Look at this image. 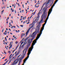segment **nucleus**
I'll return each instance as SVG.
<instances>
[{"label": "nucleus", "mask_w": 65, "mask_h": 65, "mask_svg": "<svg viewBox=\"0 0 65 65\" xmlns=\"http://www.w3.org/2000/svg\"><path fill=\"white\" fill-rule=\"evenodd\" d=\"M37 33L36 32V31H35L33 32L32 34L31 35V36L30 37H32V38L31 39H29L28 40V42L27 43V47H26V49L25 51V50H26V48L23 51V56H22L21 57H25V55H26V52L27 51V49L30 46V44H31V43L32 42V40H33L34 39H35V38H36V34H37ZM24 52H25L24 54Z\"/></svg>", "instance_id": "f257e3e1"}, {"label": "nucleus", "mask_w": 65, "mask_h": 65, "mask_svg": "<svg viewBox=\"0 0 65 65\" xmlns=\"http://www.w3.org/2000/svg\"><path fill=\"white\" fill-rule=\"evenodd\" d=\"M46 10H44V11L43 12V13L42 14V15L41 17V20L39 23V25L38 26H37V28L36 29V31H35L36 32V33H39V31L40 30V23H41L42 22H43V20L44 18V19H46V15H47V14L45 13V12Z\"/></svg>", "instance_id": "f03ea898"}, {"label": "nucleus", "mask_w": 65, "mask_h": 65, "mask_svg": "<svg viewBox=\"0 0 65 65\" xmlns=\"http://www.w3.org/2000/svg\"><path fill=\"white\" fill-rule=\"evenodd\" d=\"M50 13H48V16L47 18L46 19V20L45 21V23L43 25L40 31V34H39V35H38L37 36L36 39L34 40V41L35 42L34 43H36V42H37V40L38 39H39V37L40 36V35H41V34H42V31H43V30L44 29V26H45V24H46V22H47V20H48V17L50 16Z\"/></svg>", "instance_id": "7ed1b4c3"}, {"label": "nucleus", "mask_w": 65, "mask_h": 65, "mask_svg": "<svg viewBox=\"0 0 65 65\" xmlns=\"http://www.w3.org/2000/svg\"><path fill=\"white\" fill-rule=\"evenodd\" d=\"M50 13H48V16L47 18L46 19V20L45 21V23L43 25L40 31V34H39V35H38L37 36L36 39L34 40V41L35 42L34 43H36V42H37V40L38 39H39V37L40 36V35H41V34H42V31H43V30L44 29V26H45V24H46V22H47V20H48V17L50 16Z\"/></svg>", "instance_id": "20e7f679"}, {"label": "nucleus", "mask_w": 65, "mask_h": 65, "mask_svg": "<svg viewBox=\"0 0 65 65\" xmlns=\"http://www.w3.org/2000/svg\"><path fill=\"white\" fill-rule=\"evenodd\" d=\"M34 43H35L34 40V41L33 42V44H32L31 47H30L29 48V50H28L27 54L28 56H27V57H26L23 60L24 63L26 62V60H27V59H28V58L29 57V55L31 53V51H32V49L33 48V46H34V45L35 44V43L34 44Z\"/></svg>", "instance_id": "39448f33"}, {"label": "nucleus", "mask_w": 65, "mask_h": 65, "mask_svg": "<svg viewBox=\"0 0 65 65\" xmlns=\"http://www.w3.org/2000/svg\"><path fill=\"white\" fill-rule=\"evenodd\" d=\"M56 3V2L54 3V4H53V6L51 7V8L50 9H49V11L48 12V14L50 13V14L51 13L52 11V10L53 9V8L54 6H55V4Z\"/></svg>", "instance_id": "423d86ee"}, {"label": "nucleus", "mask_w": 65, "mask_h": 65, "mask_svg": "<svg viewBox=\"0 0 65 65\" xmlns=\"http://www.w3.org/2000/svg\"><path fill=\"white\" fill-rule=\"evenodd\" d=\"M34 27V25H32L29 28V29L28 30L27 32H26V37L27 36V35H28V34L29 33V31L30 30V29L33 28Z\"/></svg>", "instance_id": "0eeeda50"}, {"label": "nucleus", "mask_w": 65, "mask_h": 65, "mask_svg": "<svg viewBox=\"0 0 65 65\" xmlns=\"http://www.w3.org/2000/svg\"><path fill=\"white\" fill-rule=\"evenodd\" d=\"M24 58V57H21L20 58H19L18 59V61H19V63L18 65H20V63H21V62L22 61V60L23 59V58Z\"/></svg>", "instance_id": "6e6552de"}, {"label": "nucleus", "mask_w": 65, "mask_h": 65, "mask_svg": "<svg viewBox=\"0 0 65 65\" xmlns=\"http://www.w3.org/2000/svg\"><path fill=\"white\" fill-rule=\"evenodd\" d=\"M10 44L9 45V46H10L9 47V49H10V48H11L12 47V45L11 44V42H10Z\"/></svg>", "instance_id": "1a4fd4ad"}, {"label": "nucleus", "mask_w": 65, "mask_h": 65, "mask_svg": "<svg viewBox=\"0 0 65 65\" xmlns=\"http://www.w3.org/2000/svg\"><path fill=\"white\" fill-rule=\"evenodd\" d=\"M42 10V9H41L40 10L39 12L38 13V17H39V15L40 14V11H41Z\"/></svg>", "instance_id": "9d476101"}, {"label": "nucleus", "mask_w": 65, "mask_h": 65, "mask_svg": "<svg viewBox=\"0 0 65 65\" xmlns=\"http://www.w3.org/2000/svg\"><path fill=\"white\" fill-rule=\"evenodd\" d=\"M18 46H17L16 48L15 49L14 51H13L12 53H13L14 52V51H15V50H17V48H18Z\"/></svg>", "instance_id": "9b49d317"}, {"label": "nucleus", "mask_w": 65, "mask_h": 65, "mask_svg": "<svg viewBox=\"0 0 65 65\" xmlns=\"http://www.w3.org/2000/svg\"><path fill=\"white\" fill-rule=\"evenodd\" d=\"M8 60H7L6 62L5 63H4L3 65H5V64H6L7 63V62H8Z\"/></svg>", "instance_id": "f8f14e48"}, {"label": "nucleus", "mask_w": 65, "mask_h": 65, "mask_svg": "<svg viewBox=\"0 0 65 65\" xmlns=\"http://www.w3.org/2000/svg\"><path fill=\"white\" fill-rule=\"evenodd\" d=\"M16 61V60H15L14 61V64H16L17 63H18V61L17 62H15Z\"/></svg>", "instance_id": "ddd939ff"}, {"label": "nucleus", "mask_w": 65, "mask_h": 65, "mask_svg": "<svg viewBox=\"0 0 65 65\" xmlns=\"http://www.w3.org/2000/svg\"><path fill=\"white\" fill-rule=\"evenodd\" d=\"M11 10L12 11V12H14V10H12V8H11Z\"/></svg>", "instance_id": "4468645a"}, {"label": "nucleus", "mask_w": 65, "mask_h": 65, "mask_svg": "<svg viewBox=\"0 0 65 65\" xmlns=\"http://www.w3.org/2000/svg\"><path fill=\"white\" fill-rule=\"evenodd\" d=\"M23 33H22L21 35V38H22L23 37Z\"/></svg>", "instance_id": "2eb2a0df"}, {"label": "nucleus", "mask_w": 65, "mask_h": 65, "mask_svg": "<svg viewBox=\"0 0 65 65\" xmlns=\"http://www.w3.org/2000/svg\"><path fill=\"white\" fill-rule=\"evenodd\" d=\"M49 1H49V0L47 2V3L46 4V5H47V4H48V3H49Z\"/></svg>", "instance_id": "dca6fc26"}, {"label": "nucleus", "mask_w": 65, "mask_h": 65, "mask_svg": "<svg viewBox=\"0 0 65 65\" xmlns=\"http://www.w3.org/2000/svg\"><path fill=\"white\" fill-rule=\"evenodd\" d=\"M4 28H3L2 29V33H3V31H4Z\"/></svg>", "instance_id": "f3484780"}, {"label": "nucleus", "mask_w": 65, "mask_h": 65, "mask_svg": "<svg viewBox=\"0 0 65 65\" xmlns=\"http://www.w3.org/2000/svg\"><path fill=\"white\" fill-rule=\"evenodd\" d=\"M12 54H11L10 55V56H9V58H10H10H11V57H11V56L12 55Z\"/></svg>", "instance_id": "a211bd4d"}, {"label": "nucleus", "mask_w": 65, "mask_h": 65, "mask_svg": "<svg viewBox=\"0 0 65 65\" xmlns=\"http://www.w3.org/2000/svg\"><path fill=\"white\" fill-rule=\"evenodd\" d=\"M58 1V0H56L55 1V3H56H56H57Z\"/></svg>", "instance_id": "6ab92c4d"}, {"label": "nucleus", "mask_w": 65, "mask_h": 65, "mask_svg": "<svg viewBox=\"0 0 65 65\" xmlns=\"http://www.w3.org/2000/svg\"><path fill=\"white\" fill-rule=\"evenodd\" d=\"M24 26V25H20V26L21 27H23V26Z\"/></svg>", "instance_id": "aec40b11"}, {"label": "nucleus", "mask_w": 65, "mask_h": 65, "mask_svg": "<svg viewBox=\"0 0 65 65\" xmlns=\"http://www.w3.org/2000/svg\"><path fill=\"white\" fill-rule=\"evenodd\" d=\"M18 43V42L17 41H16L15 42V43H16V44H17Z\"/></svg>", "instance_id": "412c9836"}, {"label": "nucleus", "mask_w": 65, "mask_h": 65, "mask_svg": "<svg viewBox=\"0 0 65 65\" xmlns=\"http://www.w3.org/2000/svg\"><path fill=\"white\" fill-rule=\"evenodd\" d=\"M17 26L18 27V28H19V26H18V25H17Z\"/></svg>", "instance_id": "4be33fe9"}, {"label": "nucleus", "mask_w": 65, "mask_h": 65, "mask_svg": "<svg viewBox=\"0 0 65 65\" xmlns=\"http://www.w3.org/2000/svg\"><path fill=\"white\" fill-rule=\"evenodd\" d=\"M36 13V11H35V12L34 13V14H33V15H34V14H35V13Z\"/></svg>", "instance_id": "5701e85b"}, {"label": "nucleus", "mask_w": 65, "mask_h": 65, "mask_svg": "<svg viewBox=\"0 0 65 65\" xmlns=\"http://www.w3.org/2000/svg\"><path fill=\"white\" fill-rule=\"evenodd\" d=\"M3 11H4V10H3V11H2V13H3Z\"/></svg>", "instance_id": "b1692460"}, {"label": "nucleus", "mask_w": 65, "mask_h": 65, "mask_svg": "<svg viewBox=\"0 0 65 65\" xmlns=\"http://www.w3.org/2000/svg\"><path fill=\"white\" fill-rule=\"evenodd\" d=\"M45 4H46V3H44L43 5H45Z\"/></svg>", "instance_id": "393cba45"}, {"label": "nucleus", "mask_w": 65, "mask_h": 65, "mask_svg": "<svg viewBox=\"0 0 65 65\" xmlns=\"http://www.w3.org/2000/svg\"><path fill=\"white\" fill-rule=\"evenodd\" d=\"M15 12V13H17V12L16 11V10H15L14 11Z\"/></svg>", "instance_id": "a878e982"}, {"label": "nucleus", "mask_w": 65, "mask_h": 65, "mask_svg": "<svg viewBox=\"0 0 65 65\" xmlns=\"http://www.w3.org/2000/svg\"><path fill=\"white\" fill-rule=\"evenodd\" d=\"M32 16H33L32 15H31V16L29 18V19H31V18H32Z\"/></svg>", "instance_id": "bb28decb"}, {"label": "nucleus", "mask_w": 65, "mask_h": 65, "mask_svg": "<svg viewBox=\"0 0 65 65\" xmlns=\"http://www.w3.org/2000/svg\"><path fill=\"white\" fill-rule=\"evenodd\" d=\"M5 57H4L3 58H2V59H4V58H5Z\"/></svg>", "instance_id": "cd10ccee"}, {"label": "nucleus", "mask_w": 65, "mask_h": 65, "mask_svg": "<svg viewBox=\"0 0 65 65\" xmlns=\"http://www.w3.org/2000/svg\"><path fill=\"white\" fill-rule=\"evenodd\" d=\"M23 20V19L22 18L20 19V21H21V20Z\"/></svg>", "instance_id": "c85d7f7f"}, {"label": "nucleus", "mask_w": 65, "mask_h": 65, "mask_svg": "<svg viewBox=\"0 0 65 65\" xmlns=\"http://www.w3.org/2000/svg\"><path fill=\"white\" fill-rule=\"evenodd\" d=\"M44 9H45V7L43 8V10H44Z\"/></svg>", "instance_id": "c756f323"}, {"label": "nucleus", "mask_w": 65, "mask_h": 65, "mask_svg": "<svg viewBox=\"0 0 65 65\" xmlns=\"http://www.w3.org/2000/svg\"><path fill=\"white\" fill-rule=\"evenodd\" d=\"M23 42H22L21 44V45H22V44H23Z\"/></svg>", "instance_id": "7c9ffc66"}, {"label": "nucleus", "mask_w": 65, "mask_h": 65, "mask_svg": "<svg viewBox=\"0 0 65 65\" xmlns=\"http://www.w3.org/2000/svg\"><path fill=\"white\" fill-rule=\"evenodd\" d=\"M22 6L23 7V8H24V5L23 4L22 5Z\"/></svg>", "instance_id": "2f4dec72"}, {"label": "nucleus", "mask_w": 65, "mask_h": 65, "mask_svg": "<svg viewBox=\"0 0 65 65\" xmlns=\"http://www.w3.org/2000/svg\"><path fill=\"white\" fill-rule=\"evenodd\" d=\"M18 5H19V6H20V4L19 3L18 4Z\"/></svg>", "instance_id": "473e14b6"}, {"label": "nucleus", "mask_w": 65, "mask_h": 65, "mask_svg": "<svg viewBox=\"0 0 65 65\" xmlns=\"http://www.w3.org/2000/svg\"><path fill=\"white\" fill-rule=\"evenodd\" d=\"M4 35H5V32H4Z\"/></svg>", "instance_id": "72a5a7b5"}, {"label": "nucleus", "mask_w": 65, "mask_h": 65, "mask_svg": "<svg viewBox=\"0 0 65 65\" xmlns=\"http://www.w3.org/2000/svg\"><path fill=\"white\" fill-rule=\"evenodd\" d=\"M6 23H7V24H8V21H7L6 22Z\"/></svg>", "instance_id": "f704fd0d"}, {"label": "nucleus", "mask_w": 65, "mask_h": 65, "mask_svg": "<svg viewBox=\"0 0 65 65\" xmlns=\"http://www.w3.org/2000/svg\"><path fill=\"white\" fill-rule=\"evenodd\" d=\"M8 53H11V52L10 51H9Z\"/></svg>", "instance_id": "c9c22d12"}, {"label": "nucleus", "mask_w": 65, "mask_h": 65, "mask_svg": "<svg viewBox=\"0 0 65 65\" xmlns=\"http://www.w3.org/2000/svg\"><path fill=\"white\" fill-rule=\"evenodd\" d=\"M17 52V51H16V52L15 53V54H16Z\"/></svg>", "instance_id": "e433bc0d"}, {"label": "nucleus", "mask_w": 65, "mask_h": 65, "mask_svg": "<svg viewBox=\"0 0 65 65\" xmlns=\"http://www.w3.org/2000/svg\"><path fill=\"white\" fill-rule=\"evenodd\" d=\"M22 12H24V10H22Z\"/></svg>", "instance_id": "4c0bfd02"}, {"label": "nucleus", "mask_w": 65, "mask_h": 65, "mask_svg": "<svg viewBox=\"0 0 65 65\" xmlns=\"http://www.w3.org/2000/svg\"><path fill=\"white\" fill-rule=\"evenodd\" d=\"M3 41H4V43H5V40H4Z\"/></svg>", "instance_id": "58836bf2"}, {"label": "nucleus", "mask_w": 65, "mask_h": 65, "mask_svg": "<svg viewBox=\"0 0 65 65\" xmlns=\"http://www.w3.org/2000/svg\"><path fill=\"white\" fill-rule=\"evenodd\" d=\"M10 24H11V22H10L9 24V25H10Z\"/></svg>", "instance_id": "ea45409f"}, {"label": "nucleus", "mask_w": 65, "mask_h": 65, "mask_svg": "<svg viewBox=\"0 0 65 65\" xmlns=\"http://www.w3.org/2000/svg\"><path fill=\"white\" fill-rule=\"evenodd\" d=\"M15 4H14V8H15Z\"/></svg>", "instance_id": "a19ab883"}, {"label": "nucleus", "mask_w": 65, "mask_h": 65, "mask_svg": "<svg viewBox=\"0 0 65 65\" xmlns=\"http://www.w3.org/2000/svg\"><path fill=\"white\" fill-rule=\"evenodd\" d=\"M5 40L6 41V42H7V39H5Z\"/></svg>", "instance_id": "79ce46f5"}, {"label": "nucleus", "mask_w": 65, "mask_h": 65, "mask_svg": "<svg viewBox=\"0 0 65 65\" xmlns=\"http://www.w3.org/2000/svg\"><path fill=\"white\" fill-rule=\"evenodd\" d=\"M12 6H13V7H14V4H13V5H12Z\"/></svg>", "instance_id": "37998d69"}, {"label": "nucleus", "mask_w": 65, "mask_h": 65, "mask_svg": "<svg viewBox=\"0 0 65 65\" xmlns=\"http://www.w3.org/2000/svg\"><path fill=\"white\" fill-rule=\"evenodd\" d=\"M13 27H14V28H15V26H14Z\"/></svg>", "instance_id": "c03bdc74"}, {"label": "nucleus", "mask_w": 65, "mask_h": 65, "mask_svg": "<svg viewBox=\"0 0 65 65\" xmlns=\"http://www.w3.org/2000/svg\"><path fill=\"white\" fill-rule=\"evenodd\" d=\"M29 24V22L27 23V24Z\"/></svg>", "instance_id": "a18cd8bd"}, {"label": "nucleus", "mask_w": 65, "mask_h": 65, "mask_svg": "<svg viewBox=\"0 0 65 65\" xmlns=\"http://www.w3.org/2000/svg\"><path fill=\"white\" fill-rule=\"evenodd\" d=\"M20 56H21V55H20L19 56H18V58H19V57H20Z\"/></svg>", "instance_id": "49530a36"}, {"label": "nucleus", "mask_w": 65, "mask_h": 65, "mask_svg": "<svg viewBox=\"0 0 65 65\" xmlns=\"http://www.w3.org/2000/svg\"><path fill=\"white\" fill-rule=\"evenodd\" d=\"M21 10V9L20 8L19 9V10Z\"/></svg>", "instance_id": "de8ad7c7"}, {"label": "nucleus", "mask_w": 65, "mask_h": 65, "mask_svg": "<svg viewBox=\"0 0 65 65\" xmlns=\"http://www.w3.org/2000/svg\"><path fill=\"white\" fill-rule=\"evenodd\" d=\"M25 21H24L23 22V23L25 24Z\"/></svg>", "instance_id": "09e8293b"}, {"label": "nucleus", "mask_w": 65, "mask_h": 65, "mask_svg": "<svg viewBox=\"0 0 65 65\" xmlns=\"http://www.w3.org/2000/svg\"><path fill=\"white\" fill-rule=\"evenodd\" d=\"M9 30H10V31H11V30L10 29V28L9 29Z\"/></svg>", "instance_id": "8fccbe9b"}, {"label": "nucleus", "mask_w": 65, "mask_h": 65, "mask_svg": "<svg viewBox=\"0 0 65 65\" xmlns=\"http://www.w3.org/2000/svg\"><path fill=\"white\" fill-rule=\"evenodd\" d=\"M8 34H9V32L8 31Z\"/></svg>", "instance_id": "3c124183"}, {"label": "nucleus", "mask_w": 65, "mask_h": 65, "mask_svg": "<svg viewBox=\"0 0 65 65\" xmlns=\"http://www.w3.org/2000/svg\"><path fill=\"white\" fill-rule=\"evenodd\" d=\"M16 37H14V39H15L16 38Z\"/></svg>", "instance_id": "603ef678"}, {"label": "nucleus", "mask_w": 65, "mask_h": 65, "mask_svg": "<svg viewBox=\"0 0 65 65\" xmlns=\"http://www.w3.org/2000/svg\"><path fill=\"white\" fill-rule=\"evenodd\" d=\"M43 9V7H41V9Z\"/></svg>", "instance_id": "864d4df0"}, {"label": "nucleus", "mask_w": 65, "mask_h": 65, "mask_svg": "<svg viewBox=\"0 0 65 65\" xmlns=\"http://www.w3.org/2000/svg\"><path fill=\"white\" fill-rule=\"evenodd\" d=\"M7 19H8H8H9V17H8Z\"/></svg>", "instance_id": "5fc2aeb1"}, {"label": "nucleus", "mask_w": 65, "mask_h": 65, "mask_svg": "<svg viewBox=\"0 0 65 65\" xmlns=\"http://www.w3.org/2000/svg\"><path fill=\"white\" fill-rule=\"evenodd\" d=\"M36 5H35V7H36Z\"/></svg>", "instance_id": "6e6d98bb"}, {"label": "nucleus", "mask_w": 65, "mask_h": 65, "mask_svg": "<svg viewBox=\"0 0 65 65\" xmlns=\"http://www.w3.org/2000/svg\"><path fill=\"white\" fill-rule=\"evenodd\" d=\"M22 12V11H20V13H21Z\"/></svg>", "instance_id": "4d7b16f0"}, {"label": "nucleus", "mask_w": 65, "mask_h": 65, "mask_svg": "<svg viewBox=\"0 0 65 65\" xmlns=\"http://www.w3.org/2000/svg\"><path fill=\"white\" fill-rule=\"evenodd\" d=\"M18 16H20V15L19 14H18Z\"/></svg>", "instance_id": "13d9d810"}, {"label": "nucleus", "mask_w": 65, "mask_h": 65, "mask_svg": "<svg viewBox=\"0 0 65 65\" xmlns=\"http://www.w3.org/2000/svg\"><path fill=\"white\" fill-rule=\"evenodd\" d=\"M15 30L14 29L13 30V31H15Z\"/></svg>", "instance_id": "bf43d9fd"}, {"label": "nucleus", "mask_w": 65, "mask_h": 65, "mask_svg": "<svg viewBox=\"0 0 65 65\" xmlns=\"http://www.w3.org/2000/svg\"><path fill=\"white\" fill-rule=\"evenodd\" d=\"M23 20H24V19H25V17H24L23 18Z\"/></svg>", "instance_id": "052dcab7"}, {"label": "nucleus", "mask_w": 65, "mask_h": 65, "mask_svg": "<svg viewBox=\"0 0 65 65\" xmlns=\"http://www.w3.org/2000/svg\"><path fill=\"white\" fill-rule=\"evenodd\" d=\"M5 33H7V32H6V30L5 31Z\"/></svg>", "instance_id": "680f3d73"}, {"label": "nucleus", "mask_w": 65, "mask_h": 65, "mask_svg": "<svg viewBox=\"0 0 65 65\" xmlns=\"http://www.w3.org/2000/svg\"><path fill=\"white\" fill-rule=\"evenodd\" d=\"M7 42H6V44H7Z\"/></svg>", "instance_id": "e2e57ef3"}, {"label": "nucleus", "mask_w": 65, "mask_h": 65, "mask_svg": "<svg viewBox=\"0 0 65 65\" xmlns=\"http://www.w3.org/2000/svg\"><path fill=\"white\" fill-rule=\"evenodd\" d=\"M7 43H9V42H8V41L7 42Z\"/></svg>", "instance_id": "0e129e2a"}, {"label": "nucleus", "mask_w": 65, "mask_h": 65, "mask_svg": "<svg viewBox=\"0 0 65 65\" xmlns=\"http://www.w3.org/2000/svg\"><path fill=\"white\" fill-rule=\"evenodd\" d=\"M25 10H26V11H27V10L26 9Z\"/></svg>", "instance_id": "69168bd1"}, {"label": "nucleus", "mask_w": 65, "mask_h": 65, "mask_svg": "<svg viewBox=\"0 0 65 65\" xmlns=\"http://www.w3.org/2000/svg\"><path fill=\"white\" fill-rule=\"evenodd\" d=\"M5 39H6V37L5 38Z\"/></svg>", "instance_id": "338daca9"}, {"label": "nucleus", "mask_w": 65, "mask_h": 65, "mask_svg": "<svg viewBox=\"0 0 65 65\" xmlns=\"http://www.w3.org/2000/svg\"><path fill=\"white\" fill-rule=\"evenodd\" d=\"M25 35V34H24L23 35V36H24Z\"/></svg>", "instance_id": "774afa93"}]
</instances>
